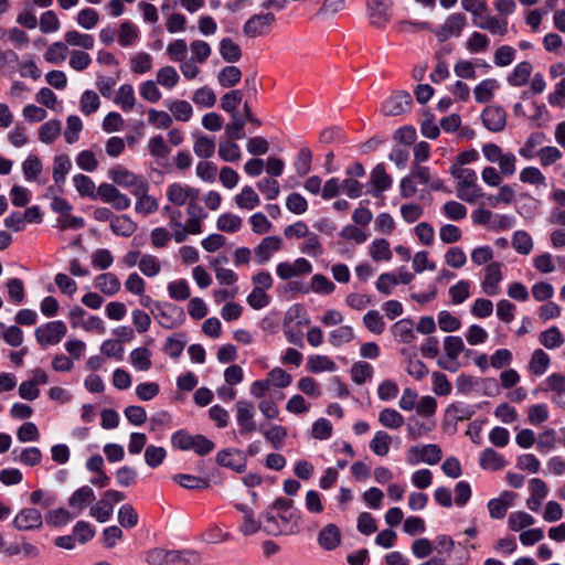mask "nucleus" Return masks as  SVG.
Instances as JSON below:
<instances>
[{
	"instance_id": "7ed1b4c3",
	"label": "nucleus",
	"mask_w": 565,
	"mask_h": 565,
	"mask_svg": "<svg viewBox=\"0 0 565 565\" xmlns=\"http://www.w3.org/2000/svg\"><path fill=\"white\" fill-rule=\"evenodd\" d=\"M264 531L269 535H291L299 531V515L297 511L278 513L275 516L270 511L264 515Z\"/></svg>"
},
{
	"instance_id": "de8ad7c7",
	"label": "nucleus",
	"mask_w": 565,
	"mask_h": 565,
	"mask_svg": "<svg viewBox=\"0 0 565 565\" xmlns=\"http://www.w3.org/2000/svg\"><path fill=\"white\" fill-rule=\"evenodd\" d=\"M534 523L535 519L524 511H514L508 518V527L514 532L522 531Z\"/></svg>"
},
{
	"instance_id": "423d86ee",
	"label": "nucleus",
	"mask_w": 565,
	"mask_h": 565,
	"mask_svg": "<svg viewBox=\"0 0 565 565\" xmlns=\"http://www.w3.org/2000/svg\"><path fill=\"white\" fill-rule=\"evenodd\" d=\"M108 177L114 183L129 189L131 194H141L145 190L146 180L120 164L113 167L108 172Z\"/></svg>"
},
{
	"instance_id": "13d9d810",
	"label": "nucleus",
	"mask_w": 565,
	"mask_h": 565,
	"mask_svg": "<svg viewBox=\"0 0 565 565\" xmlns=\"http://www.w3.org/2000/svg\"><path fill=\"white\" fill-rule=\"evenodd\" d=\"M73 183L81 196L96 198V186L92 178L78 173L73 177Z\"/></svg>"
},
{
	"instance_id": "dca6fc26",
	"label": "nucleus",
	"mask_w": 565,
	"mask_h": 565,
	"mask_svg": "<svg viewBox=\"0 0 565 565\" xmlns=\"http://www.w3.org/2000/svg\"><path fill=\"white\" fill-rule=\"evenodd\" d=\"M482 121L487 129L499 132L507 124L505 110L499 106H488L482 111Z\"/></svg>"
},
{
	"instance_id": "39448f33",
	"label": "nucleus",
	"mask_w": 565,
	"mask_h": 565,
	"mask_svg": "<svg viewBox=\"0 0 565 565\" xmlns=\"http://www.w3.org/2000/svg\"><path fill=\"white\" fill-rule=\"evenodd\" d=\"M154 320L164 329H174L185 321V313L181 307L170 302L156 305L152 310Z\"/></svg>"
},
{
	"instance_id": "37998d69",
	"label": "nucleus",
	"mask_w": 565,
	"mask_h": 565,
	"mask_svg": "<svg viewBox=\"0 0 565 565\" xmlns=\"http://www.w3.org/2000/svg\"><path fill=\"white\" fill-rule=\"evenodd\" d=\"M131 365L138 370L146 372L151 369V351L145 347L137 348L130 353Z\"/></svg>"
},
{
	"instance_id": "338daca9",
	"label": "nucleus",
	"mask_w": 565,
	"mask_h": 565,
	"mask_svg": "<svg viewBox=\"0 0 565 565\" xmlns=\"http://www.w3.org/2000/svg\"><path fill=\"white\" fill-rule=\"evenodd\" d=\"M363 324L374 334H381L385 329V321L377 310L367 311L363 317Z\"/></svg>"
},
{
	"instance_id": "9b49d317",
	"label": "nucleus",
	"mask_w": 565,
	"mask_h": 565,
	"mask_svg": "<svg viewBox=\"0 0 565 565\" xmlns=\"http://www.w3.org/2000/svg\"><path fill=\"white\" fill-rule=\"evenodd\" d=\"M275 21L276 17L270 12L254 14L244 23L243 32L248 38L266 35Z\"/></svg>"
},
{
	"instance_id": "603ef678",
	"label": "nucleus",
	"mask_w": 565,
	"mask_h": 565,
	"mask_svg": "<svg viewBox=\"0 0 565 565\" xmlns=\"http://www.w3.org/2000/svg\"><path fill=\"white\" fill-rule=\"evenodd\" d=\"M43 164L35 154H29L22 162V172L26 181H34L42 173Z\"/></svg>"
},
{
	"instance_id": "72a5a7b5",
	"label": "nucleus",
	"mask_w": 565,
	"mask_h": 565,
	"mask_svg": "<svg viewBox=\"0 0 565 565\" xmlns=\"http://www.w3.org/2000/svg\"><path fill=\"white\" fill-rule=\"evenodd\" d=\"M118 35V43L124 46H132L139 39L138 26L129 20L121 22Z\"/></svg>"
},
{
	"instance_id": "5fc2aeb1",
	"label": "nucleus",
	"mask_w": 565,
	"mask_h": 565,
	"mask_svg": "<svg viewBox=\"0 0 565 565\" xmlns=\"http://www.w3.org/2000/svg\"><path fill=\"white\" fill-rule=\"evenodd\" d=\"M539 340L548 350L559 348L564 343V337L557 327H551L541 332Z\"/></svg>"
},
{
	"instance_id": "aec40b11",
	"label": "nucleus",
	"mask_w": 565,
	"mask_h": 565,
	"mask_svg": "<svg viewBox=\"0 0 565 565\" xmlns=\"http://www.w3.org/2000/svg\"><path fill=\"white\" fill-rule=\"evenodd\" d=\"M411 175L414 179H417L419 183L429 185L433 191H443L446 189L444 181L441 179L434 178L428 167L413 164Z\"/></svg>"
},
{
	"instance_id": "ea45409f",
	"label": "nucleus",
	"mask_w": 565,
	"mask_h": 565,
	"mask_svg": "<svg viewBox=\"0 0 565 565\" xmlns=\"http://www.w3.org/2000/svg\"><path fill=\"white\" fill-rule=\"evenodd\" d=\"M64 41L67 46H78L83 50H92L95 44L93 35L87 33H81L76 30L67 31L64 34Z\"/></svg>"
},
{
	"instance_id": "0e129e2a",
	"label": "nucleus",
	"mask_w": 565,
	"mask_h": 565,
	"mask_svg": "<svg viewBox=\"0 0 565 565\" xmlns=\"http://www.w3.org/2000/svg\"><path fill=\"white\" fill-rule=\"evenodd\" d=\"M266 380L271 387L286 388L292 382V376L281 367H274L267 374Z\"/></svg>"
},
{
	"instance_id": "09e8293b",
	"label": "nucleus",
	"mask_w": 565,
	"mask_h": 565,
	"mask_svg": "<svg viewBox=\"0 0 565 565\" xmlns=\"http://www.w3.org/2000/svg\"><path fill=\"white\" fill-rule=\"evenodd\" d=\"M353 339L354 331L350 326H340L329 332V342L335 348L350 343Z\"/></svg>"
},
{
	"instance_id": "69168bd1",
	"label": "nucleus",
	"mask_w": 565,
	"mask_h": 565,
	"mask_svg": "<svg viewBox=\"0 0 565 565\" xmlns=\"http://www.w3.org/2000/svg\"><path fill=\"white\" fill-rule=\"evenodd\" d=\"M179 79V74L173 66H164L157 72V83L164 88L172 89Z\"/></svg>"
},
{
	"instance_id": "393cba45",
	"label": "nucleus",
	"mask_w": 565,
	"mask_h": 565,
	"mask_svg": "<svg viewBox=\"0 0 565 565\" xmlns=\"http://www.w3.org/2000/svg\"><path fill=\"white\" fill-rule=\"evenodd\" d=\"M479 465L486 470H501L507 466V460L492 448H486L481 451Z\"/></svg>"
},
{
	"instance_id": "4d7b16f0",
	"label": "nucleus",
	"mask_w": 565,
	"mask_h": 565,
	"mask_svg": "<svg viewBox=\"0 0 565 565\" xmlns=\"http://www.w3.org/2000/svg\"><path fill=\"white\" fill-rule=\"evenodd\" d=\"M111 231L116 235L128 237L136 231V224L127 215L115 216L110 223Z\"/></svg>"
},
{
	"instance_id": "2eb2a0df",
	"label": "nucleus",
	"mask_w": 565,
	"mask_h": 565,
	"mask_svg": "<svg viewBox=\"0 0 565 565\" xmlns=\"http://www.w3.org/2000/svg\"><path fill=\"white\" fill-rule=\"evenodd\" d=\"M282 241L279 236H267L254 248L255 260L263 265L266 264L271 256L281 249Z\"/></svg>"
},
{
	"instance_id": "79ce46f5",
	"label": "nucleus",
	"mask_w": 565,
	"mask_h": 565,
	"mask_svg": "<svg viewBox=\"0 0 565 565\" xmlns=\"http://www.w3.org/2000/svg\"><path fill=\"white\" fill-rule=\"evenodd\" d=\"M193 151L199 158H211L215 152L214 138L205 135L198 136L193 143Z\"/></svg>"
},
{
	"instance_id": "c03bdc74",
	"label": "nucleus",
	"mask_w": 565,
	"mask_h": 565,
	"mask_svg": "<svg viewBox=\"0 0 565 565\" xmlns=\"http://www.w3.org/2000/svg\"><path fill=\"white\" fill-rule=\"evenodd\" d=\"M380 424L388 429H398L404 425V416L394 408H384L379 414Z\"/></svg>"
},
{
	"instance_id": "5701e85b",
	"label": "nucleus",
	"mask_w": 565,
	"mask_h": 565,
	"mask_svg": "<svg viewBox=\"0 0 565 565\" xmlns=\"http://www.w3.org/2000/svg\"><path fill=\"white\" fill-rule=\"evenodd\" d=\"M260 433L263 434L266 441H268L276 450L284 447L285 440L288 437L287 428L278 424L270 425L267 429L262 427Z\"/></svg>"
},
{
	"instance_id": "b1692460",
	"label": "nucleus",
	"mask_w": 565,
	"mask_h": 565,
	"mask_svg": "<svg viewBox=\"0 0 565 565\" xmlns=\"http://www.w3.org/2000/svg\"><path fill=\"white\" fill-rule=\"evenodd\" d=\"M94 285L107 296L116 295L121 287L118 277L113 273L100 274L95 277Z\"/></svg>"
},
{
	"instance_id": "0eeeda50",
	"label": "nucleus",
	"mask_w": 565,
	"mask_h": 565,
	"mask_svg": "<svg viewBox=\"0 0 565 565\" xmlns=\"http://www.w3.org/2000/svg\"><path fill=\"white\" fill-rule=\"evenodd\" d=\"M235 412L238 431L242 436L253 434L257 430L255 420L256 411L253 402L238 399L235 403Z\"/></svg>"
},
{
	"instance_id": "052dcab7",
	"label": "nucleus",
	"mask_w": 565,
	"mask_h": 565,
	"mask_svg": "<svg viewBox=\"0 0 565 565\" xmlns=\"http://www.w3.org/2000/svg\"><path fill=\"white\" fill-rule=\"evenodd\" d=\"M167 289L169 297L177 301L185 300L191 296L190 286L183 278L170 281Z\"/></svg>"
},
{
	"instance_id": "2f4dec72",
	"label": "nucleus",
	"mask_w": 565,
	"mask_h": 565,
	"mask_svg": "<svg viewBox=\"0 0 565 565\" xmlns=\"http://www.w3.org/2000/svg\"><path fill=\"white\" fill-rule=\"evenodd\" d=\"M218 157L225 162H235L238 161L242 157L239 146L235 142V140L222 139L218 142L217 147Z\"/></svg>"
},
{
	"instance_id": "e433bc0d",
	"label": "nucleus",
	"mask_w": 565,
	"mask_h": 565,
	"mask_svg": "<svg viewBox=\"0 0 565 565\" xmlns=\"http://www.w3.org/2000/svg\"><path fill=\"white\" fill-rule=\"evenodd\" d=\"M178 552L167 551L160 547L151 548L146 554V562L149 565H167L170 562H175Z\"/></svg>"
},
{
	"instance_id": "e2e57ef3",
	"label": "nucleus",
	"mask_w": 565,
	"mask_h": 565,
	"mask_svg": "<svg viewBox=\"0 0 565 565\" xmlns=\"http://www.w3.org/2000/svg\"><path fill=\"white\" fill-rule=\"evenodd\" d=\"M0 339L11 347H20L23 342V331L17 326L6 327L0 322Z\"/></svg>"
},
{
	"instance_id": "7c9ffc66",
	"label": "nucleus",
	"mask_w": 565,
	"mask_h": 565,
	"mask_svg": "<svg viewBox=\"0 0 565 565\" xmlns=\"http://www.w3.org/2000/svg\"><path fill=\"white\" fill-rule=\"evenodd\" d=\"M392 333L402 343H411L415 339L414 322L411 319H401L392 327Z\"/></svg>"
},
{
	"instance_id": "20e7f679",
	"label": "nucleus",
	"mask_w": 565,
	"mask_h": 565,
	"mask_svg": "<svg viewBox=\"0 0 565 565\" xmlns=\"http://www.w3.org/2000/svg\"><path fill=\"white\" fill-rule=\"evenodd\" d=\"M200 189L193 188L189 184L173 182L167 186V200L174 206L186 205V209L202 207L198 204L200 199Z\"/></svg>"
},
{
	"instance_id": "c85d7f7f",
	"label": "nucleus",
	"mask_w": 565,
	"mask_h": 565,
	"mask_svg": "<svg viewBox=\"0 0 565 565\" xmlns=\"http://www.w3.org/2000/svg\"><path fill=\"white\" fill-rule=\"evenodd\" d=\"M472 22L477 28L487 30L492 34L505 35L508 32V21L505 19L500 20L490 14H486L484 21L472 19Z\"/></svg>"
},
{
	"instance_id": "bf43d9fd",
	"label": "nucleus",
	"mask_w": 565,
	"mask_h": 565,
	"mask_svg": "<svg viewBox=\"0 0 565 565\" xmlns=\"http://www.w3.org/2000/svg\"><path fill=\"white\" fill-rule=\"evenodd\" d=\"M545 141V135L536 131L530 135L524 145L519 149V154L525 159H532L536 154L535 149Z\"/></svg>"
},
{
	"instance_id": "58836bf2",
	"label": "nucleus",
	"mask_w": 565,
	"mask_h": 565,
	"mask_svg": "<svg viewBox=\"0 0 565 565\" xmlns=\"http://www.w3.org/2000/svg\"><path fill=\"white\" fill-rule=\"evenodd\" d=\"M218 52L227 63H235L242 57V50L231 38H224L220 42Z\"/></svg>"
},
{
	"instance_id": "f704fd0d",
	"label": "nucleus",
	"mask_w": 565,
	"mask_h": 565,
	"mask_svg": "<svg viewBox=\"0 0 565 565\" xmlns=\"http://www.w3.org/2000/svg\"><path fill=\"white\" fill-rule=\"evenodd\" d=\"M369 255L374 262H390L392 250L390 242L385 238H376L369 246Z\"/></svg>"
},
{
	"instance_id": "4c0bfd02",
	"label": "nucleus",
	"mask_w": 565,
	"mask_h": 565,
	"mask_svg": "<svg viewBox=\"0 0 565 565\" xmlns=\"http://www.w3.org/2000/svg\"><path fill=\"white\" fill-rule=\"evenodd\" d=\"M115 104H117L124 111H130L136 105L135 90L131 85H121L115 96Z\"/></svg>"
},
{
	"instance_id": "412c9836",
	"label": "nucleus",
	"mask_w": 565,
	"mask_h": 565,
	"mask_svg": "<svg viewBox=\"0 0 565 565\" xmlns=\"http://www.w3.org/2000/svg\"><path fill=\"white\" fill-rule=\"evenodd\" d=\"M547 388L554 392L552 402L559 407L565 408V376L559 373H553L545 381Z\"/></svg>"
},
{
	"instance_id": "c756f323",
	"label": "nucleus",
	"mask_w": 565,
	"mask_h": 565,
	"mask_svg": "<svg viewBox=\"0 0 565 565\" xmlns=\"http://www.w3.org/2000/svg\"><path fill=\"white\" fill-rule=\"evenodd\" d=\"M550 363L551 359L548 354L542 349H536L531 355L527 370L531 374L541 376L547 371Z\"/></svg>"
},
{
	"instance_id": "a878e982",
	"label": "nucleus",
	"mask_w": 565,
	"mask_h": 565,
	"mask_svg": "<svg viewBox=\"0 0 565 565\" xmlns=\"http://www.w3.org/2000/svg\"><path fill=\"white\" fill-rule=\"evenodd\" d=\"M166 106L172 114V119L186 122L192 118L193 108L191 104L183 99L166 100Z\"/></svg>"
},
{
	"instance_id": "a211bd4d",
	"label": "nucleus",
	"mask_w": 565,
	"mask_h": 565,
	"mask_svg": "<svg viewBox=\"0 0 565 565\" xmlns=\"http://www.w3.org/2000/svg\"><path fill=\"white\" fill-rule=\"evenodd\" d=\"M516 494L511 491H504L499 498L491 499L488 502L489 514L494 520H501L505 516L508 509L512 505V501Z\"/></svg>"
},
{
	"instance_id": "6e6d98bb",
	"label": "nucleus",
	"mask_w": 565,
	"mask_h": 565,
	"mask_svg": "<svg viewBox=\"0 0 565 565\" xmlns=\"http://www.w3.org/2000/svg\"><path fill=\"white\" fill-rule=\"evenodd\" d=\"M241 78L242 72L234 65L223 67L217 75L218 84L225 88L235 86L241 82Z\"/></svg>"
},
{
	"instance_id": "49530a36",
	"label": "nucleus",
	"mask_w": 565,
	"mask_h": 565,
	"mask_svg": "<svg viewBox=\"0 0 565 565\" xmlns=\"http://www.w3.org/2000/svg\"><path fill=\"white\" fill-rule=\"evenodd\" d=\"M62 124L60 120L52 119L44 122L39 128V139L43 143H52L61 135Z\"/></svg>"
},
{
	"instance_id": "9d476101",
	"label": "nucleus",
	"mask_w": 565,
	"mask_h": 565,
	"mask_svg": "<svg viewBox=\"0 0 565 565\" xmlns=\"http://www.w3.org/2000/svg\"><path fill=\"white\" fill-rule=\"evenodd\" d=\"M466 25L467 18L463 13H452L435 30L436 38L441 43L446 42L451 36H459Z\"/></svg>"
},
{
	"instance_id": "a19ab883",
	"label": "nucleus",
	"mask_w": 565,
	"mask_h": 565,
	"mask_svg": "<svg viewBox=\"0 0 565 565\" xmlns=\"http://www.w3.org/2000/svg\"><path fill=\"white\" fill-rule=\"evenodd\" d=\"M148 190L149 184L146 181L143 192L141 194H134L137 198L136 211L138 213L151 214L159 209L158 201L153 196L148 195Z\"/></svg>"
},
{
	"instance_id": "6e6552de",
	"label": "nucleus",
	"mask_w": 565,
	"mask_h": 565,
	"mask_svg": "<svg viewBox=\"0 0 565 565\" xmlns=\"http://www.w3.org/2000/svg\"><path fill=\"white\" fill-rule=\"evenodd\" d=\"M443 451L438 445L428 444L424 446H412L406 452V461L411 466H416L420 462L427 465H436L441 460Z\"/></svg>"
},
{
	"instance_id": "f8f14e48",
	"label": "nucleus",
	"mask_w": 565,
	"mask_h": 565,
	"mask_svg": "<svg viewBox=\"0 0 565 565\" xmlns=\"http://www.w3.org/2000/svg\"><path fill=\"white\" fill-rule=\"evenodd\" d=\"M215 459L221 467L230 468L238 473L244 472L247 467L246 456L242 450L236 448L220 450Z\"/></svg>"
},
{
	"instance_id": "f03ea898",
	"label": "nucleus",
	"mask_w": 565,
	"mask_h": 565,
	"mask_svg": "<svg viewBox=\"0 0 565 565\" xmlns=\"http://www.w3.org/2000/svg\"><path fill=\"white\" fill-rule=\"evenodd\" d=\"M451 175L457 179V196L468 203H475L483 195L478 184V177L475 170L454 164L450 168Z\"/></svg>"
},
{
	"instance_id": "3c124183",
	"label": "nucleus",
	"mask_w": 565,
	"mask_h": 565,
	"mask_svg": "<svg viewBox=\"0 0 565 565\" xmlns=\"http://www.w3.org/2000/svg\"><path fill=\"white\" fill-rule=\"evenodd\" d=\"M242 218L232 213H223L216 220V228L225 233H236L242 227Z\"/></svg>"
},
{
	"instance_id": "a18cd8bd",
	"label": "nucleus",
	"mask_w": 565,
	"mask_h": 565,
	"mask_svg": "<svg viewBox=\"0 0 565 565\" xmlns=\"http://www.w3.org/2000/svg\"><path fill=\"white\" fill-rule=\"evenodd\" d=\"M371 183L376 192L388 190L392 185V178L386 173L384 164L380 163L371 172Z\"/></svg>"
},
{
	"instance_id": "bb28decb",
	"label": "nucleus",
	"mask_w": 565,
	"mask_h": 565,
	"mask_svg": "<svg viewBox=\"0 0 565 565\" xmlns=\"http://www.w3.org/2000/svg\"><path fill=\"white\" fill-rule=\"evenodd\" d=\"M72 169V162L68 156L57 154L53 160V180L57 186L65 183L66 175Z\"/></svg>"
},
{
	"instance_id": "cd10ccee",
	"label": "nucleus",
	"mask_w": 565,
	"mask_h": 565,
	"mask_svg": "<svg viewBox=\"0 0 565 565\" xmlns=\"http://www.w3.org/2000/svg\"><path fill=\"white\" fill-rule=\"evenodd\" d=\"M532 71L533 66L530 62H521L514 66L507 81L511 86L521 87L529 82Z\"/></svg>"
},
{
	"instance_id": "8fccbe9b",
	"label": "nucleus",
	"mask_w": 565,
	"mask_h": 565,
	"mask_svg": "<svg viewBox=\"0 0 565 565\" xmlns=\"http://www.w3.org/2000/svg\"><path fill=\"white\" fill-rule=\"evenodd\" d=\"M391 444L392 437L384 430H377L370 441V448L376 456L384 457L388 454Z\"/></svg>"
},
{
	"instance_id": "1a4fd4ad",
	"label": "nucleus",
	"mask_w": 565,
	"mask_h": 565,
	"mask_svg": "<svg viewBox=\"0 0 565 565\" xmlns=\"http://www.w3.org/2000/svg\"><path fill=\"white\" fill-rule=\"evenodd\" d=\"M66 324L61 320H55L38 327L34 335L38 343L44 348L60 343L66 335Z\"/></svg>"
},
{
	"instance_id": "c9c22d12",
	"label": "nucleus",
	"mask_w": 565,
	"mask_h": 565,
	"mask_svg": "<svg viewBox=\"0 0 565 565\" xmlns=\"http://www.w3.org/2000/svg\"><path fill=\"white\" fill-rule=\"evenodd\" d=\"M234 201L243 210H253L260 204L258 194L249 185L242 188L241 192L235 195Z\"/></svg>"
},
{
	"instance_id": "f3484780",
	"label": "nucleus",
	"mask_w": 565,
	"mask_h": 565,
	"mask_svg": "<svg viewBox=\"0 0 565 565\" xmlns=\"http://www.w3.org/2000/svg\"><path fill=\"white\" fill-rule=\"evenodd\" d=\"M484 278L481 284L483 291L488 296L499 294V284L502 280V271L500 263H491L484 268Z\"/></svg>"
},
{
	"instance_id": "6ab92c4d",
	"label": "nucleus",
	"mask_w": 565,
	"mask_h": 565,
	"mask_svg": "<svg viewBox=\"0 0 565 565\" xmlns=\"http://www.w3.org/2000/svg\"><path fill=\"white\" fill-rule=\"evenodd\" d=\"M318 543L326 551L337 548L341 543V531L335 524H327L318 534Z\"/></svg>"
},
{
	"instance_id": "864d4df0",
	"label": "nucleus",
	"mask_w": 565,
	"mask_h": 565,
	"mask_svg": "<svg viewBox=\"0 0 565 565\" xmlns=\"http://www.w3.org/2000/svg\"><path fill=\"white\" fill-rule=\"evenodd\" d=\"M68 55V46L64 42H54L52 43L44 53V58L46 62L52 64H61L65 61Z\"/></svg>"
},
{
	"instance_id": "4468645a",
	"label": "nucleus",
	"mask_w": 565,
	"mask_h": 565,
	"mask_svg": "<svg viewBox=\"0 0 565 565\" xmlns=\"http://www.w3.org/2000/svg\"><path fill=\"white\" fill-rule=\"evenodd\" d=\"M412 96L407 92H398L387 98L383 106L382 113L385 116H399L411 109Z\"/></svg>"
},
{
	"instance_id": "473e14b6",
	"label": "nucleus",
	"mask_w": 565,
	"mask_h": 565,
	"mask_svg": "<svg viewBox=\"0 0 565 565\" xmlns=\"http://www.w3.org/2000/svg\"><path fill=\"white\" fill-rule=\"evenodd\" d=\"M435 428L434 422H424L416 416H411L407 420V434L411 439H418Z\"/></svg>"
},
{
	"instance_id": "4be33fe9",
	"label": "nucleus",
	"mask_w": 565,
	"mask_h": 565,
	"mask_svg": "<svg viewBox=\"0 0 565 565\" xmlns=\"http://www.w3.org/2000/svg\"><path fill=\"white\" fill-rule=\"evenodd\" d=\"M94 500V490L89 486H83L70 497L68 505L76 510L75 515H77Z\"/></svg>"
},
{
	"instance_id": "680f3d73",
	"label": "nucleus",
	"mask_w": 565,
	"mask_h": 565,
	"mask_svg": "<svg viewBox=\"0 0 565 565\" xmlns=\"http://www.w3.org/2000/svg\"><path fill=\"white\" fill-rule=\"evenodd\" d=\"M307 369L312 373H320L323 371L332 372L335 370V363L327 355H312L308 359Z\"/></svg>"
},
{
	"instance_id": "774afa93",
	"label": "nucleus",
	"mask_w": 565,
	"mask_h": 565,
	"mask_svg": "<svg viewBox=\"0 0 565 565\" xmlns=\"http://www.w3.org/2000/svg\"><path fill=\"white\" fill-rule=\"evenodd\" d=\"M489 44H490V40L486 34L475 31L467 39L466 49L470 53H480V52L487 51L489 47Z\"/></svg>"
},
{
	"instance_id": "ddd939ff",
	"label": "nucleus",
	"mask_w": 565,
	"mask_h": 565,
	"mask_svg": "<svg viewBox=\"0 0 565 565\" xmlns=\"http://www.w3.org/2000/svg\"><path fill=\"white\" fill-rule=\"evenodd\" d=\"M12 524L19 531L38 530L43 524V518L38 509L24 508L14 516Z\"/></svg>"
},
{
	"instance_id": "f257e3e1",
	"label": "nucleus",
	"mask_w": 565,
	"mask_h": 565,
	"mask_svg": "<svg viewBox=\"0 0 565 565\" xmlns=\"http://www.w3.org/2000/svg\"><path fill=\"white\" fill-rule=\"evenodd\" d=\"M186 214L189 218L185 223L181 222L182 213L177 209L168 217L169 227L171 228L173 239L177 243H183L190 234L198 235L203 232L202 223L207 217L205 210L203 207L192 206V209H186Z\"/></svg>"
}]
</instances>
